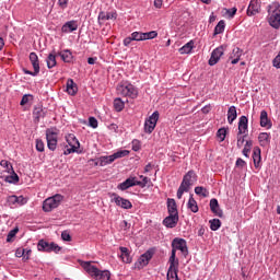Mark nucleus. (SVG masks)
I'll return each instance as SVG.
<instances>
[{"instance_id":"obj_1","label":"nucleus","mask_w":280,"mask_h":280,"mask_svg":"<svg viewBox=\"0 0 280 280\" xmlns=\"http://www.w3.org/2000/svg\"><path fill=\"white\" fill-rule=\"evenodd\" d=\"M268 23L275 30H279L280 27V3L273 2L268 5Z\"/></svg>"},{"instance_id":"obj_2","label":"nucleus","mask_w":280,"mask_h":280,"mask_svg":"<svg viewBox=\"0 0 280 280\" xmlns=\"http://www.w3.org/2000/svg\"><path fill=\"white\" fill-rule=\"evenodd\" d=\"M197 176L196 172L189 171L186 175H184L183 182L177 190V198L180 200L183 198V194H187L189 189H191V185L196 183Z\"/></svg>"},{"instance_id":"obj_3","label":"nucleus","mask_w":280,"mask_h":280,"mask_svg":"<svg viewBox=\"0 0 280 280\" xmlns=\"http://www.w3.org/2000/svg\"><path fill=\"white\" fill-rule=\"evenodd\" d=\"M117 93L124 97H130L131 100H136V97L139 95L137 88L128 82L119 84L117 86Z\"/></svg>"},{"instance_id":"obj_4","label":"nucleus","mask_w":280,"mask_h":280,"mask_svg":"<svg viewBox=\"0 0 280 280\" xmlns=\"http://www.w3.org/2000/svg\"><path fill=\"white\" fill-rule=\"evenodd\" d=\"M62 200H65V197L60 194H57L52 197L47 198L43 202V211H45L46 213H49L50 211H54V209H58Z\"/></svg>"},{"instance_id":"obj_5","label":"nucleus","mask_w":280,"mask_h":280,"mask_svg":"<svg viewBox=\"0 0 280 280\" xmlns=\"http://www.w3.org/2000/svg\"><path fill=\"white\" fill-rule=\"evenodd\" d=\"M66 141L68 143L67 149L63 151L65 156H69V154H74L80 150V141L75 138V135L68 133L66 136Z\"/></svg>"},{"instance_id":"obj_6","label":"nucleus","mask_w":280,"mask_h":280,"mask_svg":"<svg viewBox=\"0 0 280 280\" xmlns=\"http://www.w3.org/2000/svg\"><path fill=\"white\" fill-rule=\"evenodd\" d=\"M58 135L59 130L56 128H49L46 130L47 148L51 152L56 151L58 148Z\"/></svg>"},{"instance_id":"obj_7","label":"nucleus","mask_w":280,"mask_h":280,"mask_svg":"<svg viewBox=\"0 0 280 280\" xmlns=\"http://www.w3.org/2000/svg\"><path fill=\"white\" fill-rule=\"evenodd\" d=\"M158 122H159V112H154L151 116H149L144 120V132L147 135H152V132H154V128H156Z\"/></svg>"},{"instance_id":"obj_8","label":"nucleus","mask_w":280,"mask_h":280,"mask_svg":"<svg viewBox=\"0 0 280 280\" xmlns=\"http://www.w3.org/2000/svg\"><path fill=\"white\" fill-rule=\"evenodd\" d=\"M37 249L43 253H60L61 248L56 243H49L47 241H39L37 244Z\"/></svg>"},{"instance_id":"obj_9","label":"nucleus","mask_w":280,"mask_h":280,"mask_svg":"<svg viewBox=\"0 0 280 280\" xmlns=\"http://www.w3.org/2000/svg\"><path fill=\"white\" fill-rule=\"evenodd\" d=\"M110 197L112 202H115V205L120 207V209H132V202H130V200L119 197L117 194H112Z\"/></svg>"},{"instance_id":"obj_10","label":"nucleus","mask_w":280,"mask_h":280,"mask_svg":"<svg viewBox=\"0 0 280 280\" xmlns=\"http://www.w3.org/2000/svg\"><path fill=\"white\" fill-rule=\"evenodd\" d=\"M224 46H219L211 52V57L208 61V65L210 67H214V65H218L220 62V59L224 56Z\"/></svg>"},{"instance_id":"obj_11","label":"nucleus","mask_w":280,"mask_h":280,"mask_svg":"<svg viewBox=\"0 0 280 280\" xmlns=\"http://www.w3.org/2000/svg\"><path fill=\"white\" fill-rule=\"evenodd\" d=\"M79 264H80L81 268H83V270H85V272H88V275H90V277L94 278L97 275V272L100 271V269L97 267H95V265H93L92 261L79 260Z\"/></svg>"},{"instance_id":"obj_12","label":"nucleus","mask_w":280,"mask_h":280,"mask_svg":"<svg viewBox=\"0 0 280 280\" xmlns=\"http://www.w3.org/2000/svg\"><path fill=\"white\" fill-rule=\"evenodd\" d=\"M150 259H152V252H145L138 258V261H136V268H138V270H141V268H145V266L150 264Z\"/></svg>"},{"instance_id":"obj_13","label":"nucleus","mask_w":280,"mask_h":280,"mask_svg":"<svg viewBox=\"0 0 280 280\" xmlns=\"http://www.w3.org/2000/svg\"><path fill=\"white\" fill-rule=\"evenodd\" d=\"M137 185H141V182L137 180V177H129L118 185V189H120V191H126V189L137 187Z\"/></svg>"},{"instance_id":"obj_14","label":"nucleus","mask_w":280,"mask_h":280,"mask_svg":"<svg viewBox=\"0 0 280 280\" xmlns=\"http://www.w3.org/2000/svg\"><path fill=\"white\" fill-rule=\"evenodd\" d=\"M244 56V50L240 47H234L230 54L229 60H231V65H237L240 60Z\"/></svg>"},{"instance_id":"obj_15","label":"nucleus","mask_w":280,"mask_h":280,"mask_svg":"<svg viewBox=\"0 0 280 280\" xmlns=\"http://www.w3.org/2000/svg\"><path fill=\"white\" fill-rule=\"evenodd\" d=\"M77 30H78V21H75V20L68 21L61 26L62 34H71L72 32H75Z\"/></svg>"},{"instance_id":"obj_16","label":"nucleus","mask_w":280,"mask_h":280,"mask_svg":"<svg viewBox=\"0 0 280 280\" xmlns=\"http://www.w3.org/2000/svg\"><path fill=\"white\" fill-rule=\"evenodd\" d=\"M238 133L248 135V117L241 116L238 119Z\"/></svg>"},{"instance_id":"obj_17","label":"nucleus","mask_w":280,"mask_h":280,"mask_svg":"<svg viewBox=\"0 0 280 280\" xmlns=\"http://www.w3.org/2000/svg\"><path fill=\"white\" fill-rule=\"evenodd\" d=\"M163 224L167 229H174L178 224V214H170L163 220Z\"/></svg>"},{"instance_id":"obj_18","label":"nucleus","mask_w":280,"mask_h":280,"mask_svg":"<svg viewBox=\"0 0 280 280\" xmlns=\"http://www.w3.org/2000/svg\"><path fill=\"white\" fill-rule=\"evenodd\" d=\"M260 126L261 128H272V120L268 118V112L266 110L260 112Z\"/></svg>"},{"instance_id":"obj_19","label":"nucleus","mask_w":280,"mask_h":280,"mask_svg":"<svg viewBox=\"0 0 280 280\" xmlns=\"http://www.w3.org/2000/svg\"><path fill=\"white\" fill-rule=\"evenodd\" d=\"M259 2L252 0L248 8H247V16H255V14H259Z\"/></svg>"},{"instance_id":"obj_20","label":"nucleus","mask_w":280,"mask_h":280,"mask_svg":"<svg viewBox=\"0 0 280 280\" xmlns=\"http://www.w3.org/2000/svg\"><path fill=\"white\" fill-rule=\"evenodd\" d=\"M110 163H115L113 160V155H103L96 159L95 165L106 167V165H110Z\"/></svg>"},{"instance_id":"obj_21","label":"nucleus","mask_w":280,"mask_h":280,"mask_svg":"<svg viewBox=\"0 0 280 280\" xmlns=\"http://www.w3.org/2000/svg\"><path fill=\"white\" fill-rule=\"evenodd\" d=\"M120 250V259L124 261V264H131L132 257H130V250H128L127 247H119Z\"/></svg>"},{"instance_id":"obj_22","label":"nucleus","mask_w":280,"mask_h":280,"mask_svg":"<svg viewBox=\"0 0 280 280\" xmlns=\"http://www.w3.org/2000/svg\"><path fill=\"white\" fill-rule=\"evenodd\" d=\"M253 161L256 168L260 167L261 164V149L259 147H255L253 151Z\"/></svg>"},{"instance_id":"obj_23","label":"nucleus","mask_w":280,"mask_h":280,"mask_svg":"<svg viewBox=\"0 0 280 280\" xmlns=\"http://www.w3.org/2000/svg\"><path fill=\"white\" fill-rule=\"evenodd\" d=\"M46 113L47 112L45 108H43V106H40V105L35 106V108L33 110V116H34L35 121H40V119H43V117H45Z\"/></svg>"},{"instance_id":"obj_24","label":"nucleus","mask_w":280,"mask_h":280,"mask_svg":"<svg viewBox=\"0 0 280 280\" xmlns=\"http://www.w3.org/2000/svg\"><path fill=\"white\" fill-rule=\"evenodd\" d=\"M30 61L33 66L35 74L40 73V63L38 62V55H36V52H31L30 54Z\"/></svg>"},{"instance_id":"obj_25","label":"nucleus","mask_w":280,"mask_h":280,"mask_svg":"<svg viewBox=\"0 0 280 280\" xmlns=\"http://www.w3.org/2000/svg\"><path fill=\"white\" fill-rule=\"evenodd\" d=\"M167 211L170 215H178V207L176 206V200L167 199Z\"/></svg>"},{"instance_id":"obj_26","label":"nucleus","mask_w":280,"mask_h":280,"mask_svg":"<svg viewBox=\"0 0 280 280\" xmlns=\"http://www.w3.org/2000/svg\"><path fill=\"white\" fill-rule=\"evenodd\" d=\"M66 91L68 95H75L78 93V85L73 82V79L67 81Z\"/></svg>"},{"instance_id":"obj_27","label":"nucleus","mask_w":280,"mask_h":280,"mask_svg":"<svg viewBox=\"0 0 280 280\" xmlns=\"http://www.w3.org/2000/svg\"><path fill=\"white\" fill-rule=\"evenodd\" d=\"M210 209L212 213H215L219 218H222V209H220V205L218 203V199L210 200Z\"/></svg>"},{"instance_id":"obj_28","label":"nucleus","mask_w":280,"mask_h":280,"mask_svg":"<svg viewBox=\"0 0 280 280\" xmlns=\"http://www.w3.org/2000/svg\"><path fill=\"white\" fill-rule=\"evenodd\" d=\"M235 119H237V107L232 105L229 107V110H228V122L233 124Z\"/></svg>"},{"instance_id":"obj_29","label":"nucleus","mask_w":280,"mask_h":280,"mask_svg":"<svg viewBox=\"0 0 280 280\" xmlns=\"http://www.w3.org/2000/svg\"><path fill=\"white\" fill-rule=\"evenodd\" d=\"M95 280H110V271L108 270H100L96 272V275L93 277Z\"/></svg>"},{"instance_id":"obj_30","label":"nucleus","mask_w":280,"mask_h":280,"mask_svg":"<svg viewBox=\"0 0 280 280\" xmlns=\"http://www.w3.org/2000/svg\"><path fill=\"white\" fill-rule=\"evenodd\" d=\"M113 19H117V13L115 12H101L98 14V21H113Z\"/></svg>"},{"instance_id":"obj_31","label":"nucleus","mask_w":280,"mask_h":280,"mask_svg":"<svg viewBox=\"0 0 280 280\" xmlns=\"http://www.w3.org/2000/svg\"><path fill=\"white\" fill-rule=\"evenodd\" d=\"M258 141L260 145L266 147L268 143H270V133L268 132H261L258 136Z\"/></svg>"},{"instance_id":"obj_32","label":"nucleus","mask_w":280,"mask_h":280,"mask_svg":"<svg viewBox=\"0 0 280 280\" xmlns=\"http://www.w3.org/2000/svg\"><path fill=\"white\" fill-rule=\"evenodd\" d=\"M187 208L192 212V213H198V202L196 199H194V196H190L187 202Z\"/></svg>"},{"instance_id":"obj_33","label":"nucleus","mask_w":280,"mask_h":280,"mask_svg":"<svg viewBox=\"0 0 280 280\" xmlns=\"http://www.w3.org/2000/svg\"><path fill=\"white\" fill-rule=\"evenodd\" d=\"M61 60L63 62H71L73 60V55L71 54V50L66 49L59 54Z\"/></svg>"},{"instance_id":"obj_34","label":"nucleus","mask_w":280,"mask_h":280,"mask_svg":"<svg viewBox=\"0 0 280 280\" xmlns=\"http://www.w3.org/2000/svg\"><path fill=\"white\" fill-rule=\"evenodd\" d=\"M125 107L126 103L120 97L114 100V108L117 110V113H121Z\"/></svg>"},{"instance_id":"obj_35","label":"nucleus","mask_w":280,"mask_h":280,"mask_svg":"<svg viewBox=\"0 0 280 280\" xmlns=\"http://www.w3.org/2000/svg\"><path fill=\"white\" fill-rule=\"evenodd\" d=\"M128 154H130V151L119 150V151L115 152L114 154H112V159L115 162V161H117V159H124L125 156H128Z\"/></svg>"},{"instance_id":"obj_36","label":"nucleus","mask_w":280,"mask_h":280,"mask_svg":"<svg viewBox=\"0 0 280 280\" xmlns=\"http://www.w3.org/2000/svg\"><path fill=\"white\" fill-rule=\"evenodd\" d=\"M195 194L197 196H201L202 198H207L209 196V190L202 186L195 187Z\"/></svg>"},{"instance_id":"obj_37","label":"nucleus","mask_w":280,"mask_h":280,"mask_svg":"<svg viewBox=\"0 0 280 280\" xmlns=\"http://www.w3.org/2000/svg\"><path fill=\"white\" fill-rule=\"evenodd\" d=\"M194 49V40L188 42L182 48H179V54H189Z\"/></svg>"},{"instance_id":"obj_38","label":"nucleus","mask_w":280,"mask_h":280,"mask_svg":"<svg viewBox=\"0 0 280 280\" xmlns=\"http://www.w3.org/2000/svg\"><path fill=\"white\" fill-rule=\"evenodd\" d=\"M47 67L48 69H54V67H56L57 62H56V54H49L47 59Z\"/></svg>"},{"instance_id":"obj_39","label":"nucleus","mask_w":280,"mask_h":280,"mask_svg":"<svg viewBox=\"0 0 280 280\" xmlns=\"http://www.w3.org/2000/svg\"><path fill=\"white\" fill-rule=\"evenodd\" d=\"M159 36L156 31H150L148 33H142L143 40H152Z\"/></svg>"},{"instance_id":"obj_40","label":"nucleus","mask_w":280,"mask_h":280,"mask_svg":"<svg viewBox=\"0 0 280 280\" xmlns=\"http://www.w3.org/2000/svg\"><path fill=\"white\" fill-rule=\"evenodd\" d=\"M220 226H222V222L220 221V219L210 220L211 231H218V229H220Z\"/></svg>"},{"instance_id":"obj_41","label":"nucleus","mask_w":280,"mask_h":280,"mask_svg":"<svg viewBox=\"0 0 280 280\" xmlns=\"http://www.w3.org/2000/svg\"><path fill=\"white\" fill-rule=\"evenodd\" d=\"M224 27H225L224 21L221 20L214 27V36H218V34H222L224 32Z\"/></svg>"},{"instance_id":"obj_42","label":"nucleus","mask_w":280,"mask_h":280,"mask_svg":"<svg viewBox=\"0 0 280 280\" xmlns=\"http://www.w3.org/2000/svg\"><path fill=\"white\" fill-rule=\"evenodd\" d=\"M236 139H237V142H236L237 148H243L244 142L246 141V135L237 132Z\"/></svg>"},{"instance_id":"obj_43","label":"nucleus","mask_w":280,"mask_h":280,"mask_svg":"<svg viewBox=\"0 0 280 280\" xmlns=\"http://www.w3.org/2000/svg\"><path fill=\"white\" fill-rule=\"evenodd\" d=\"M252 148H253L252 140L246 141L245 147L243 149V155L246 156L247 159H248V154H249Z\"/></svg>"},{"instance_id":"obj_44","label":"nucleus","mask_w":280,"mask_h":280,"mask_svg":"<svg viewBox=\"0 0 280 280\" xmlns=\"http://www.w3.org/2000/svg\"><path fill=\"white\" fill-rule=\"evenodd\" d=\"M0 165H1V167H3L4 171H7L9 174H10V172H13L12 164H11L10 162H8V160H2V161L0 162Z\"/></svg>"},{"instance_id":"obj_45","label":"nucleus","mask_w":280,"mask_h":280,"mask_svg":"<svg viewBox=\"0 0 280 280\" xmlns=\"http://www.w3.org/2000/svg\"><path fill=\"white\" fill-rule=\"evenodd\" d=\"M16 233H19V228H14L11 230L7 236V242H14V237H16Z\"/></svg>"},{"instance_id":"obj_46","label":"nucleus","mask_w":280,"mask_h":280,"mask_svg":"<svg viewBox=\"0 0 280 280\" xmlns=\"http://www.w3.org/2000/svg\"><path fill=\"white\" fill-rule=\"evenodd\" d=\"M217 137L218 139H220V141H224L226 139V129L225 128L219 129L217 132Z\"/></svg>"},{"instance_id":"obj_47","label":"nucleus","mask_w":280,"mask_h":280,"mask_svg":"<svg viewBox=\"0 0 280 280\" xmlns=\"http://www.w3.org/2000/svg\"><path fill=\"white\" fill-rule=\"evenodd\" d=\"M12 173V175L5 177L7 183H19V175L14 171Z\"/></svg>"},{"instance_id":"obj_48","label":"nucleus","mask_w":280,"mask_h":280,"mask_svg":"<svg viewBox=\"0 0 280 280\" xmlns=\"http://www.w3.org/2000/svg\"><path fill=\"white\" fill-rule=\"evenodd\" d=\"M131 149L133 150V152H139L141 150V141L132 140Z\"/></svg>"},{"instance_id":"obj_49","label":"nucleus","mask_w":280,"mask_h":280,"mask_svg":"<svg viewBox=\"0 0 280 280\" xmlns=\"http://www.w3.org/2000/svg\"><path fill=\"white\" fill-rule=\"evenodd\" d=\"M36 150L37 152H45V142H43V140H36Z\"/></svg>"},{"instance_id":"obj_50","label":"nucleus","mask_w":280,"mask_h":280,"mask_svg":"<svg viewBox=\"0 0 280 280\" xmlns=\"http://www.w3.org/2000/svg\"><path fill=\"white\" fill-rule=\"evenodd\" d=\"M131 39L137 40V42L143 40V33H141V32L131 33Z\"/></svg>"},{"instance_id":"obj_51","label":"nucleus","mask_w":280,"mask_h":280,"mask_svg":"<svg viewBox=\"0 0 280 280\" xmlns=\"http://www.w3.org/2000/svg\"><path fill=\"white\" fill-rule=\"evenodd\" d=\"M225 14L229 16V19H233V16L237 14V8L226 9Z\"/></svg>"},{"instance_id":"obj_52","label":"nucleus","mask_w":280,"mask_h":280,"mask_svg":"<svg viewBox=\"0 0 280 280\" xmlns=\"http://www.w3.org/2000/svg\"><path fill=\"white\" fill-rule=\"evenodd\" d=\"M31 98H32V95L25 94L20 102L21 106H25V104H28Z\"/></svg>"},{"instance_id":"obj_53","label":"nucleus","mask_w":280,"mask_h":280,"mask_svg":"<svg viewBox=\"0 0 280 280\" xmlns=\"http://www.w3.org/2000/svg\"><path fill=\"white\" fill-rule=\"evenodd\" d=\"M89 126L91 128H97V119L95 117H90L89 118Z\"/></svg>"},{"instance_id":"obj_54","label":"nucleus","mask_w":280,"mask_h":280,"mask_svg":"<svg viewBox=\"0 0 280 280\" xmlns=\"http://www.w3.org/2000/svg\"><path fill=\"white\" fill-rule=\"evenodd\" d=\"M61 238L63 240V242H71V234H69L68 232H62Z\"/></svg>"},{"instance_id":"obj_55","label":"nucleus","mask_w":280,"mask_h":280,"mask_svg":"<svg viewBox=\"0 0 280 280\" xmlns=\"http://www.w3.org/2000/svg\"><path fill=\"white\" fill-rule=\"evenodd\" d=\"M69 3V0H58V5L61 8V10H65Z\"/></svg>"},{"instance_id":"obj_56","label":"nucleus","mask_w":280,"mask_h":280,"mask_svg":"<svg viewBox=\"0 0 280 280\" xmlns=\"http://www.w3.org/2000/svg\"><path fill=\"white\" fill-rule=\"evenodd\" d=\"M236 167H246V161L242 160V159H237L236 160Z\"/></svg>"},{"instance_id":"obj_57","label":"nucleus","mask_w":280,"mask_h":280,"mask_svg":"<svg viewBox=\"0 0 280 280\" xmlns=\"http://www.w3.org/2000/svg\"><path fill=\"white\" fill-rule=\"evenodd\" d=\"M15 257H25V249L23 248L16 249Z\"/></svg>"},{"instance_id":"obj_58","label":"nucleus","mask_w":280,"mask_h":280,"mask_svg":"<svg viewBox=\"0 0 280 280\" xmlns=\"http://www.w3.org/2000/svg\"><path fill=\"white\" fill-rule=\"evenodd\" d=\"M18 200H20L18 196H10L9 197V202L11 205H18Z\"/></svg>"},{"instance_id":"obj_59","label":"nucleus","mask_w":280,"mask_h":280,"mask_svg":"<svg viewBox=\"0 0 280 280\" xmlns=\"http://www.w3.org/2000/svg\"><path fill=\"white\" fill-rule=\"evenodd\" d=\"M132 40H135V39H132V35H130L129 37H126L124 39L125 47H128L130 45V43H132Z\"/></svg>"},{"instance_id":"obj_60","label":"nucleus","mask_w":280,"mask_h":280,"mask_svg":"<svg viewBox=\"0 0 280 280\" xmlns=\"http://www.w3.org/2000/svg\"><path fill=\"white\" fill-rule=\"evenodd\" d=\"M148 183H150V178L143 177L142 182H140V184H138V186L145 187V185H148Z\"/></svg>"},{"instance_id":"obj_61","label":"nucleus","mask_w":280,"mask_h":280,"mask_svg":"<svg viewBox=\"0 0 280 280\" xmlns=\"http://www.w3.org/2000/svg\"><path fill=\"white\" fill-rule=\"evenodd\" d=\"M154 8L161 9L163 8V0H154Z\"/></svg>"},{"instance_id":"obj_62","label":"nucleus","mask_w":280,"mask_h":280,"mask_svg":"<svg viewBox=\"0 0 280 280\" xmlns=\"http://www.w3.org/2000/svg\"><path fill=\"white\" fill-rule=\"evenodd\" d=\"M18 205H25L27 202V199L23 196L18 197Z\"/></svg>"},{"instance_id":"obj_63","label":"nucleus","mask_w":280,"mask_h":280,"mask_svg":"<svg viewBox=\"0 0 280 280\" xmlns=\"http://www.w3.org/2000/svg\"><path fill=\"white\" fill-rule=\"evenodd\" d=\"M95 62H97V57L88 58V65H95Z\"/></svg>"},{"instance_id":"obj_64","label":"nucleus","mask_w":280,"mask_h":280,"mask_svg":"<svg viewBox=\"0 0 280 280\" xmlns=\"http://www.w3.org/2000/svg\"><path fill=\"white\" fill-rule=\"evenodd\" d=\"M24 73H25L26 75H33V77L38 75V73H36V70H34V72H32V71H30V70H24Z\"/></svg>"}]
</instances>
